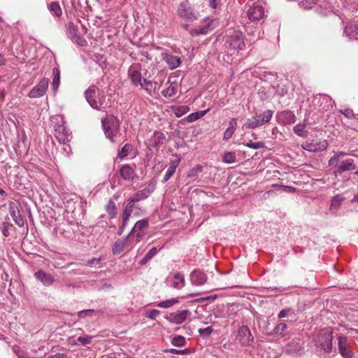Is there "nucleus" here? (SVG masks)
<instances>
[{
	"label": "nucleus",
	"mask_w": 358,
	"mask_h": 358,
	"mask_svg": "<svg viewBox=\"0 0 358 358\" xmlns=\"http://www.w3.org/2000/svg\"><path fill=\"white\" fill-rule=\"evenodd\" d=\"M317 351L321 357L327 358L332 351V334L327 329L321 330L315 338Z\"/></svg>",
	"instance_id": "nucleus-1"
},
{
	"label": "nucleus",
	"mask_w": 358,
	"mask_h": 358,
	"mask_svg": "<svg viewBox=\"0 0 358 358\" xmlns=\"http://www.w3.org/2000/svg\"><path fill=\"white\" fill-rule=\"evenodd\" d=\"M224 45L227 52L231 55L244 50L245 48V37L242 32L236 30L229 31Z\"/></svg>",
	"instance_id": "nucleus-2"
},
{
	"label": "nucleus",
	"mask_w": 358,
	"mask_h": 358,
	"mask_svg": "<svg viewBox=\"0 0 358 358\" xmlns=\"http://www.w3.org/2000/svg\"><path fill=\"white\" fill-rule=\"evenodd\" d=\"M85 95L87 101L92 108L99 110L106 108V96L95 85L90 86L85 91Z\"/></svg>",
	"instance_id": "nucleus-3"
},
{
	"label": "nucleus",
	"mask_w": 358,
	"mask_h": 358,
	"mask_svg": "<svg viewBox=\"0 0 358 358\" xmlns=\"http://www.w3.org/2000/svg\"><path fill=\"white\" fill-rule=\"evenodd\" d=\"M102 127L104 134L112 142L120 132V121L114 115H108L101 120Z\"/></svg>",
	"instance_id": "nucleus-4"
},
{
	"label": "nucleus",
	"mask_w": 358,
	"mask_h": 358,
	"mask_svg": "<svg viewBox=\"0 0 358 358\" xmlns=\"http://www.w3.org/2000/svg\"><path fill=\"white\" fill-rule=\"evenodd\" d=\"M247 15L251 21H259L265 16L264 7L261 2H253L249 4Z\"/></svg>",
	"instance_id": "nucleus-5"
},
{
	"label": "nucleus",
	"mask_w": 358,
	"mask_h": 358,
	"mask_svg": "<svg viewBox=\"0 0 358 358\" xmlns=\"http://www.w3.org/2000/svg\"><path fill=\"white\" fill-rule=\"evenodd\" d=\"M236 340L242 346H250L254 341L253 336L245 325H242L238 331Z\"/></svg>",
	"instance_id": "nucleus-6"
},
{
	"label": "nucleus",
	"mask_w": 358,
	"mask_h": 358,
	"mask_svg": "<svg viewBox=\"0 0 358 358\" xmlns=\"http://www.w3.org/2000/svg\"><path fill=\"white\" fill-rule=\"evenodd\" d=\"M49 79L47 78H43L38 84L29 91L28 96L31 99L43 96L47 91Z\"/></svg>",
	"instance_id": "nucleus-7"
},
{
	"label": "nucleus",
	"mask_w": 358,
	"mask_h": 358,
	"mask_svg": "<svg viewBox=\"0 0 358 358\" xmlns=\"http://www.w3.org/2000/svg\"><path fill=\"white\" fill-rule=\"evenodd\" d=\"M190 315L191 313L189 310H178L169 313L166 316V319L171 323L180 324L183 323Z\"/></svg>",
	"instance_id": "nucleus-8"
},
{
	"label": "nucleus",
	"mask_w": 358,
	"mask_h": 358,
	"mask_svg": "<svg viewBox=\"0 0 358 358\" xmlns=\"http://www.w3.org/2000/svg\"><path fill=\"white\" fill-rule=\"evenodd\" d=\"M302 148L305 150L311 152H317L325 150L328 147V143L327 140H313L310 143H305L301 145Z\"/></svg>",
	"instance_id": "nucleus-9"
},
{
	"label": "nucleus",
	"mask_w": 358,
	"mask_h": 358,
	"mask_svg": "<svg viewBox=\"0 0 358 358\" xmlns=\"http://www.w3.org/2000/svg\"><path fill=\"white\" fill-rule=\"evenodd\" d=\"M178 14L180 17L186 20H194L196 19L193 9L190 6L188 1H185L180 3L178 8Z\"/></svg>",
	"instance_id": "nucleus-10"
},
{
	"label": "nucleus",
	"mask_w": 358,
	"mask_h": 358,
	"mask_svg": "<svg viewBox=\"0 0 358 358\" xmlns=\"http://www.w3.org/2000/svg\"><path fill=\"white\" fill-rule=\"evenodd\" d=\"M68 31L69 36L75 43L80 46H85L87 45V41L83 36L78 34V27L73 22H69L68 24Z\"/></svg>",
	"instance_id": "nucleus-11"
},
{
	"label": "nucleus",
	"mask_w": 358,
	"mask_h": 358,
	"mask_svg": "<svg viewBox=\"0 0 358 358\" xmlns=\"http://www.w3.org/2000/svg\"><path fill=\"white\" fill-rule=\"evenodd\" d=\"M128 73L129 78L131 81V83L135 85L138 86L139 85H141L142 79V75L141 73V66L138 64H134L131 65L129 70Z\"/></svg>",
	"instance_id": "nucleus-12"
},
{
	"label": "nucleus",
	"mask_w": 358,
	"mask_h": 358,
	"mask_svg": "<svg viewBox=\"0 0 358 358\" xmlns=\"http://www.w3.org/2000/svg\"><path fill=\"white\" fill-rule=\"evenodd\" d=\"M155 189V185H149L144 189L137 191L135 194H134L131 198L136 202L141 201L148 198L154 192Z\"/></svg>",
	"instance_id": "nucleus-13"
},
{
	"label": "nucleus",
	"mask_w": 358,
	"mask_h": 358,
	"mask_svg": "<svg viewBox=\"0 0 358 358\" xmlns=\"http://www.w3.org/2000/svg\"><path fill=\"white\" fill-rule=\"evenodd\" d=\"M129 236L128 235L125 238H119L116 241L113 247V253L114 255H120L124 250L131 248L129 240Z\"/></svg>",
	"instance_id": "nucleus-14"
},
{
	"label": "nucleus",
	"mask_w": 358,
	"mask_h": 358,
	"mask_svg": "<svg viewBox=\"0 0 358 358\" xmlns=\"http://www.w3.org/2000/svg\"><path fill=\"white\" fill-rule=\"evenodd\" d=\"M162 58L171 70L176 69L181 64L180 58L171 54L166 52L162 53Z\"/></svg>",
	"instance_id": "nucleus-15"
},
{
	"label": "nucleus",
	"mask_w": 358,
	"mask_h": 358,
	"mask_svg": "<svg viewBox=\"0 0 358 358\" xmlns=\"http://www.w3.org/2000/svg\"><path fill=\"white\" fill-rule=\"evenodd\" d=\"M190 280L192 285L201 286L207 281V276L200 270H194L190 274Z\"/></svg>",
	"instance_id": "nucleus-16"
},
{
	"label": "nucleus",
	"mask_w": 358,
	"mask_h": 358,
	"mask_svg": "<svg viewBox=\"0 0 358 358\" xmlns=\"http://www.w3.org/2000/svg\"><path fill=\"white\" fill-rule=\"evenodd\" d=\"M338 350L343 358H353V353L345 337L340 336L338 338Z\"/></svg>",
	"instance_id": "nucleus-17"
},
{
	"label": "nucleus",
	"mask_w": 358,
	"mask_h": 358,
	"mask_svg": "<svg viewBox=\"0 0 358 358\" xmlns=\"http://www.w3.org/2000/svg\"><path fill=\"white\" fill-rule=\"evenodd\" d=\"M180 161L181 159L180 155H176L175 158L170 161L169 168L166 171V173L162 180L163 182H167L171 178V176L175 173L176 169L178 164H180Z\"/></svg>",
	"instance_id": "nucleus-18"
},
{
	"label": "nucleus",
	"mask_w": 358,
	"mask_h": 358,
	"mask_svg": "<svg viewBox=\"0 0 358 358\" xmlns=\"http://www.w3.org/2000/svg\"><path fill=\"white\" fill-rule=\"evenodd\" d=\"M168 281L170 285L176 289H181L185 285V278L179 273L170 275Z\"/></svg>",
	"instance_id": "nucleus-19"
},
{
	"label": "nucleus",
	"mask_w": 358,
	"mask_h": 358,
	"mask_svg": "<svg viewBox=\"0 0 358 358\" xmlns=\"http://www.w3.org/2000/svg\"><path fill=\"white\" fill-rule=\"evenodd\" d=\"M63 129H58L55 131V136L60 143H66L71 138V133L64 125L62 127Z\"/></svg>",
	"instance_id": "nucleus-20"
},
{
	"label": "nucleus",
	"mask_w": 358,
	"mask_h": 358,
	"mask_svg": "<svg viewBox=\"0 0 358 358\" xmlns=\"http://www.w3.org/2000/svg\"><path fill=\"white\" fill-rule=\"evenodd\" d=\"M120 174L124 180L131 181L136 176L134 169L129 164H124L120 170Z\"/></svg>",
	"instance_id": "nucleus-21"
},
{
	"label": "nucleus",
	"mask_w": 358,
	"mask_h": 358,
	"mask_svg": "<svg viewBox=\"0 0 358 358\" xmlns=\"http://www.w3.org/2000/svg\"><path fill=\"white\" fill-rule=\"evenodd\" d=\"M9 212L15 223L20 227H23L24 224V220L18 208L14 204H10Z\"/></svg>",
	"instance_id": "nucleus-22"
},
{
	"label": "nucleus",
	"mask_w": 358,
	"mask_h": 358,
	"mask_svg": "<svg viewBox=\"0 0 358 358\" xmlns=\"http://www.w3.org/2000/svg\"><path fill=\"white\" fill-rule=\"evenodd\" d=\"M36 278L40 280L45 286H50L54 282V278L49 273L43 270H39L34 274Z\"/></svg>",
	"instance_id": "nucleus-23"
},
{
	"label": "nucleus",
	"mask_w": 358,
	"mask_h": 358,
	"mask_svg": "<svg viewBox=\"0 0 358 358\" xmlns=\"http://www.w3.org/2000/svg\"><path fill=\"white\" fill-rule=\"evenodd\" d=\"M356 169V166L355 164L354 160L352 159H346L341 162V164L338 166L337 171L340 173L353 171Z\"/></svg>",
	"instance_id": "nucleus-24"
},
{
	"label": "nucleus",
	"mask_w": 358,
	"mask_h": 358,
	"mask_svg": "<svg viewBox=\"0 0 358 358\" xmlns=\"http://www.w3.org/2000/svg\"><path fill=\"white\" fill-rule=\"evenodd\" d=\"M149 226V219L144 218L136 222L131 231L129 234V236H131L132 234H135L136 231H144V230L147 229Z\"/></svg>",
	"instance_id": "nucleus-25"
},
{
	"label": "nucleus",
	"mask_w": 358,
	"mask_h": 358,
	"mask_svg": "<svg viewBox=\"0 0 358 358\" xmlns=\"http://www.w3.org/2000/svg\"><path fill=\"white\" fill-rule=\"evenodd\" d=\"M281 122L284 124H291L295 122L296 116L293 112L290 110H285L280 114Z\"/></svg>",
	"instance_id": "nucleus-26"
},
{
	"label": "nucleus",
	"mask_w": 358,
	"mask_h": 358,
	"mask_svg": "<svg viewBox=\"0 0 358 358\" xmlns=\"http://www.w3.org/2000/svg\"><path fill=\"white\" fill-rule=\"evenodd\" d=\"M51 124L53 127L54 131L58 129H63L62 127L65 125L64 118L62 115H57L51 117Z\"/></svg>",
	"instance_id": "nucleus-27"
},
{
	"label": "nucleus",
	"mask_w": 358,
	"mask_h": 358,
	"mask_svg": "<svg viewBox=\"0 0 358 358\" xmlns=\"http://www.w3.org/2000/svg\"><path fill=\"white\" fill-rule=\"evenodd\" d=\"M60 83V71L58 68L52 69V87L55 92H57Z\"/></svg>",
	"instance_id": "nucleus-28"
},
{
	"label": "nucleus",
	"mask_w": 358,
	"mask_h": 358,
	"mask_svg": "<svg viewBox=\"0 0 358 358\" xmlns=\"http://www.w3.org/2000/svg\"><path fill=\"white\" fill-rule=\"evenodd\" d=\"M105 209H106V211L107 212V213L108 214L110 218L113 219L116 217L117 207H116L115 202L112 199H110L108 201V203L105 207Z\"/></svg>",
	"instance_id": "nucleus-29"
},
{
	"label": "nucleus",
	"mask_w": 358,
	"mask_h": 358,
	"mask_svg": "<svg viewBox=\"0 0 358 358\" xmlns=\"http://www.w3.org/2000/svg\"><path fill=\"white\" fill-rule=\"evenodd\" d=\"M287 329V325L285 322H280L273 329V330L271 333V335L285 336L286 335Z\"/></svg>",
	"instance_id": "nucleus-30"
},
{
	"label": "nucleus",
	"mask_w": 358,
	"mask_h": 358,
	"mask_svg": "<svg viewBox=\"0 0 358 358\" xmlns=\"http://www.w3.org/2000/svg\"><path fill=\"white\" fill-rule=\"evenodd\" d=\"M48 10H50V12L52 15H54L57 17H59L62 14V8H61L59 3L57 1H53V2H51L50 3H49L48 5Z\"/></svg>",
	"instance_id": "nucleus-31"
},
{
	"label": "nucleus",
	"mask_w": 358,
	"mask_h": 358,
	"mask_svg": "<svg viewBox=\"0 0 358 358\" xmlns=\"http://www.w3.org/2000/svg\"><path fill=\"white\" fill-rule=\"evenodd\" d=\"M172 111L176 115V117H180L183 115L187 113L190 108L188 106H172Z\"/></svg>",
	"instance_id": "nucleus-32"
},
{
	"label": "nucleus",
	"mask_w": 358,
	"mask_h": 358,
	"mask_svg": "<svg viewBox=\"0 0 358 358\" xmlns=\"http://www.w3.org/2000/svg\"><path fill=\"white\" fill-rule=\"evenodd\" d=\"M273 111L271 110H267L264 112H263L262 114H260L259 117V122L260 123V125H263L264 124L268 123L273 116Z\"/></svg>",
	"instance_id": "nucleus-33"
},
{
	"label": "nucleus",
	"mask_w": 358,
	"mask_h": 358,
	"mask_svg": "<svg viewBox=\"0 0 358 358\" xmlns=\"http://www.w3.org/2000/svg\"><path fill=\"white\" fill-rule=\"evenodd\" d=\"M261 126L259 122L258 116L252 117L250 119H248L245 123L243 124V128L245 129H255Z\"/></svg>",
	"instance_id": "nucleus-34"
},
{
	"label": "nucleus",
	"mask_w": 358,
	"mask_h": 358,
	"mask_svg": "<svg viewBox=\"0 0 358 358\" xmlns=\"http://www.w3.org/2000/svg\"><path fill=\"white\" fill-rule=\"evenodd\" d=\"M209 110L210 109L208 108L205 110L191 113L187 117V121L188 122H193L204 116Z\"/></svg>",
	"instance_id": "nucleus-35"
},
{
	"label": "nucleus",
	"mask_w": 358,
	"mask_h": 358,
	"mask_svg": "<svg viewBox=\"0 0 358 358\" xmlns=\"http://www.w3.org/2000/svg\"><path fill=\"white\" fill-rule=\"evenodd\" d=\"M166 140L165 135L160 131H155L153 135V145L155 147H158L164 143Z\"/></svg>",
	"instance_id": "nucleus-36"
},
{
	"label": "nucleus",
	"mask_w": 358,
	"mask_h": 358,
	"mask_svg": "<svg viewBox=\"0 0 358 358\" xmlns=\"http://www.w3.org/2000/svg\"><path fill=\"white\" fill-rule=\"evenodd\" d=\"M177 92V84L176 83H171L169 87L164 90L162 92V94L165 97H171L176 94Z\"/></svg>",
	"instance_id": "nucleus-37"
},
{
	"label": "nucleus",
	"mask_w": 358,
	"mask_h": 358,
	"mask_svg": "<svg viewBox=\"0 0 358 358\" xmlns=\"http://www.w3.org/2000/svg\"><path fill=\"white\" fill-rule=\"evenodd\" d=\"M346 155L347 153L342 151L334 152V155L329 159L328 162L329 166L332 167L337 166L339 157Z\"/></svg>",
	"instance_id": "nucleus-38"
},
{
	"label": "nucleus",
	"mask_w": 358,
	"mask_h": 358,
	"mask_svg": "<svg viewBox=\"0 0 358 358\" xmlns=\"http://www.w3.org/2000/svg\"><path fill=\"white\" fill-rule=\"evenodd\" d=\"M133 212L134 211L131 210V206H125L123 213L122 215V220L124 227H127L129 220V217L133 214Z\"/></svg>",
	"instance_id": "nucleus-39"
},
{
	"label": "nucleus",
	"mask_w": 358,
	"mask_h": 358,
	"mask_svg": "<svg viewBox=\"0 0 358 358\" xmlns=\"http://www.w3.org/2000/svg\"><path fill=\"white\" fill-rule=\"evenodd\" d=\"M356 27L352 24H348L344 29V34L350 38H355L357 35V32L355 30Z\"/></svg>",
	"instance_id": "nucleus-40"
},
{
	"label": "nucleus",
	"mask_w": 358,
	"mask_h": 358,
	"mask_svg": "<svg viewBox=\"0 0 358 358\" xmlns=\"http://www.w3.org/2000/svg\"><path fill=\"white\" fill-rule=\"evenodd\" d=\"M343 200L344 197L339 194L334 196L331 201L330 208H338Z\"/></svg>",
	"instance_id": "nucleus-41"
},
{
	"label": "nucleus",
	"mask_w": 358,
	"mask_h": 358,
	"mask_svg": "<svg viewBox=\"0 0 358 358\" xmlns=\"http://www.w3.org/2000/svg\"><path fill=\"white\" fill-rule=\"evenodd\" d=\"M177 303H178V299H171L158 303L157 306L163 308H168L176 304Z\"/></svg>",
	"instance_id": "nucleus-42"
},
{
	"label": "nucleus",
	"mask_w": 358,
	"mask_h": 358,
	"mask_svg": "<svg viewBox=\"0 0 358 358\" xmlns=\"http://www.w3.org/2000/svg\"><path fill=\"white\" fill-rule=\"evenodd\" d=\"M132 148H133V146L131 144H129V143L125 144L122 147V148L119 151L118 157L120 159H123V158L126 157L129 155V153L131 151Z\"/></svg>",
	"instance_id": "nucleus-43"
},
{
	"label": "nucleus",
	"mask_w": 358,
	"mask_h": 358,
	"mask_svg": "<svg viewBox=\"0 0 358 358\" xmlns=\"http://www.w3.org/2000/svg\"><path fill=\"white\" fill-rule=\"evenodd\" d=\"M222 161H223V162H224L226 164L234 163L236 161L235 152H228L224 153L223 155Z\"/></svg>",
	"instance_id": "nucleus-44"
},
{
	"label": "nucleus",
	"mask_w": 358,
	"mask_h": 358,
	"mask_svg": "<svg viewBox=\"0 0 358 358\" xmlns=\"http://www.w3.org/2000/svg\"><path fill=\"white\" fill-rule=\"evenodd\" d=\"M318 0H301L299 5L305 9H310L317 3Z\"/></svg>",
	"instance_id": "nucleus-45"
},
{
	"label": "nucleus",
	"mask_w": 358,
	"mask_h": 358,
	"mask_svg": "<svg viewBox=\"0 0 358 358\" xmlns=\"http://www.w3.org/2000/svg\"><path fill=\"white\" fill-rule=\"evenodd\" d=\"M304 129L305 125L299 124L294 127V131L296 134H297L299 136L306 137L307 131H306Z\"/></svg>",
	"instance_id": "nucleus-46"
},
{
	"label": "nucleus",
	"mask_w": 358,
	"mask_h": 358,
	"mask_svg": "<svg viewBox=\"0 0 358 358\" xmlns=\"http://www.w3.org/2000/svg\"><path fill=\"white\" fill-rule=\"evenodd\" d=\"M139 85L148 92H151L153 90V84L151 80L143 79L141 81V85Z\"/></svg>",
	"instance_id": "nucleus-47"
},
{
	"label": "nucleus",
	"mask_w": 358,
	"mask_h": 358,
	"mask_svg": "<svg viewBox=\"0 0 358 358\" xmlns=\"http://www.w3.org/2000/svg\"><path fill=\"white\" fill-rule=\"evenodd\" d=\"M185 343V339L182 336H176L172 340V344L177 347L183 346Z\"/></svg>",
	"instance_id": "nucleus-48"
},
{
	"label": "nucleus",
	"mask_w": 358,
	"mask_h": 358,
	"mask_svg": "<svg viewBox=\"0 0 358 358\" xmlns=\"http://www.w3.org/2000/svg\"><path fill=\"white\" fill-rule=\"evenodd\" d=\"M245 145L252 149H259L264 147V143L261 141L253 142L250 140L249 142L245 143Z\"/></svg>",
	"instance_id": "nucleus-49"
},
{
	"label": "nucleus",
	"mask_w": 358,
	"mask_h": 358,
	"mask_svg": "<svg viewBox=\"0 0 358 358\" xmlns=\"http://www.w3.org/2000/svg\"><path fill=\"white\" fill-rule=\"evenodd\" d=\"M94 313V310L92 309L83 310L78 313V316L80 318H84L86 317H92Z\"/></svg>",
	"instance_id": "nucleus-50"
},
{
	"label": "nucleus",
	"mask_w": 358,
	"mask_h": 358,
	"mask_svg": "<svg viewBox=\"0 0 358 358\" xmlns=\"http://www.w3.org/2000/svg\"><path fill=\"white\" fill-rule=\"evenodd\" d=\"M201 171L202 167L200 165H197L189 171L187 176L189 178H195L197 176L198 173H200Z\"/></svg>",
	"instance_id": "nucleus-51"
},
{
	"label": "nucleus",
	"mask_w": 358,
	"mask_h": 358,
	"mask_svg": "<svg viewBox=\"0 0 358 358\" xmlns=\"http://www.w3.org/2000/svg\"><path fill=\"white\" fill-rule=\"evenodd\" d=\"M213 332V327H208L203 329H199V333L201 336H210Z\"/></svg>",
	"instance_id": "nucleus-52"
},
{
	"label": "nucleus",
	"mask_w": 358,
	"mask_h": 358,
	"mask_svg": "<svg viewBox=\"0 0 358 358\" xmlns=\"http://www.w3.org/2000/svg\"><path fill=\"white\" fill-rule=\"evenodd\" d=\"M93 59L96 63H99L100 66L106 63V59H104L103 56L98 53H96L93 55Z\"/></svg>",
	"instance_id": "nucleus-53"
},
{
	"label": "nucleus",
	"mask_w": 358,
	"mask_h": 358,
	"mask_svg": "<svg viewBox=\"0 0 358 358\" xmlns=\"http://www.w3.org/2000/svg\"><path fill=\"white\" fill-rule=\"evenodd\" d=\"M92 338L89 336H80L78 338V341L83 345H87L92 342Z\"/></svg>",
	"instance_id": "nucleus-54"
},
{
	"label": "nucleus",
	"mask_w": 358,
	"mask_h": 358,
	"mask_svg": "<svg viewBox=\"0 0 358 358\" xmlns=\"http://www.w3.org/2000/svg\"><path fill=\"white\" fill-rule=\"evenodd\" d=\"M159 310L155 309L150 311H148L146 313V316L152 320H155L159 315Z\"/></svg>",
	"instance_id": "nucleus-55"
},
{
	"label": "nucleus",
	"mask_w": 358,
	"mask_h": 358,
	"mask_svg": "<svg viewBox=\"0 0 358 358\" xmlns=\"http://www.w3.org/2000/svg\"><path fill=\"white\" fill-rule=\"evenodd\" d=\"M235 132V130H233L231 129H229L227 128L225 131L224 132V134H223V140L224 141H227L229 140V138H231V136H233L234 133Z\"/></svg>",
	"instance_id": "nucleus-56"
},
{
	"label": "nucleus",
	"mask_w": 358,
	"mask_h": 358,
	"mask_svg": "<svg viewBox=\"0 0 358 358\" xmlns=\"http://www.w3.org/2000/svg\"><path fill=\"white\" fill-rule=\"evenodd\" d=\"M135 238V241L136 243H139L143 238L145 235L144 231H136L135 234H133Z\"/></svg>",
	"instance_id": "nucleus-57"
},
{
	"label": "nucleus",
	"mask_w": 358,
	"mask_h": 358,
	"mask_svg": "<svg viewBox=\"0 0 358 358\" xmlns=\"http://www.w3.org/2000/svg\"><path fill=\"white\" fill-rule=\"evenodd\" d=\"M158 250L157 248H152L145 255V256L151 259L157 253Z\"/></svg>",
	"instance_id": "nucleus-58"
},
{
	"label": "nucleus",
	"mask_w": 358,
	"mask_h": 358,
	"mask_svg": "<svg viewBox=\"0 0 358 358\" xmlns=\"http://www.w3.org/2000/svg\"><path fill=\"white\" fill-rule=\"evenodd\" d=\"M136 201H134L131 197L129 199L128 203L126 206H131V210L134 211V209L138 208V206L136 205Z\"/></svg>",
	"instance_id": "nucleus-59"
},
{
	"label": "nucleus",
	"mask_w": 358,
	"mask_h": 358,
	"mask_svg": "<svg viewBox=\"0 0 358 358\" xmlns=\"http://www.w3.org/2000/svg\"><path fill=\"white\" fill-rule=\"evenodd\" d=\"M237 124V120L236 118H232L229 122V129H231L236 131V127Z\"/></svg>",
	"instance_id": "nucleus-60"
},
{
	"label": "nucleus",
	"mask_w": 358,
	"mask_h": 358,
	"mask_svg": "<svg viewBox=\"0 0 358 358\" xmlns=\"http://www.w3.org/2000/svg\"><path fill=\"white\" fill-rule=\"evenodd\" d=\"M9 228L10 225L8 224H4L2 229V234L5 237H8L9 236Z\"/></svg>",
	"instance_id": "nucleus-61"
},
{
	"label": "nucleus",
	"mask_w": 358,
	"mask_h": 358,
	"mask_svg": "<svg viewBox=\"0 0 358 358\" xmlns=\"http://www.w3.org/2000/svg\"><path fill=\"white\" fill-rule=\"evenodd\" d=\"M342 113L348 118H351L354 116L352 110L349 108L344 110V111H343Z\"/></svg>",
	"instance_id": "nucleus-62"
},
{
	"label": "nucleus",
	"mask_w": 358,
	"mask_h": 358,
	"mask_svg": "<svg viewBox=\"0 0 358 358\" xmlns=\"http://www.w3.org/2000/svg\"><path fill=\"white\" fill-rule=\"evenodd\" d=\"M289 311V309H283V310H280L278 315V317L283 318V317H286Z\"/></svg>",
	"instance_id": "nucleus-63"
},
{
	"label": "nucleus",
	"mask_w": 358,
	"mask_h": 358,
	"mask_svg": "<svg viewBox=\"0 0 358 358\" xmlns=\"http://www.w3.org/2000/svg\"><path fill=\"white\" fill-rule=\"evenodd\" d=\"M349 334H350V336L357 339L358 341V330L357 329H350V331H349Z\"/></svg>",
	"instance_id": "nucleus-64"
}]
</instances>
